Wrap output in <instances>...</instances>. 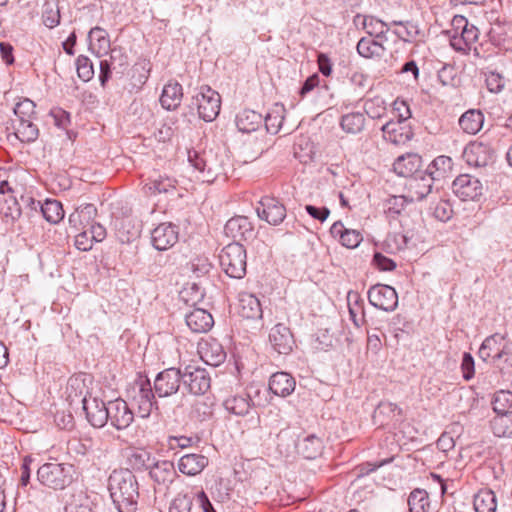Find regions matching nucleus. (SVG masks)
<instances>
[{
	"mask_svg": "<svg viewBox=\"0 0 512 512\" xmlns=\"http://www.w3.org/2000/svg\"><path fill=\"white\" fill-rule=\"evenodd\" d=\"M383 138L395 145L406 144L413 136L411 127L403 121H389L382 126Z\"/></svg>",
	"mask_w": 512,
	"mask_h": 512,
	"instance_id": "412c9836",
	"label": "nucleus"
},
{
	"mask_svg": "<svg viewBox=\"0 0 512 512\" xmlns=\"http://www.w3.org/2000/svg\"><path fill=\"white\" fill-rule=\"evenodd\" d=\"M246 260V249L239 242L226 245L219 255L221 268L229 277L235 279H242L246 275Z\"/></svg>",
	"mask_w": 512,
	"mask_h": 512,
	"instance_id": "423d86ee",
	"label": "nucleus"
},
{
	"mask_svg": "<svg viewBox=\"0 0 512 512\" xmlns=\"http://www.w3.org/2000/svg\"><path fill=\"white\" fill-rule=\"evenodd\" d=\"M363 108L365 114H367L372 119L381 118L386 113L385 101L380 96L365 100Z\"/></svg>",
	"mask_w": 512,
	"mask_h": 512,
	"instance_id": "4d7b16f0",
	"label": "nucleus"
},
{
	"mask_svg": "<svg viewBox=\"0 0 512 512\" xmlns=\"http://www.w3.org/2000/svg\"><path fill=\"white\" fill-rule=\"evenodd\" d=\"M510 343L506 340L504 335L499 333H495L491 336H488L479 348V357L483 361L492 362L495 357L500 355L503 349H506V346Z\"/></svg>",
	"mask_w": 512,
	"mask_h": 512,
	"instance_id": "a878e982",
	"label": "nucleus"
},
{
	"mask_svg": "<svg viewBox=\"0 0 512 512\" xmlns=\"http://www.w3.org/2000/svg\"><path fill=\"white\" fill-rule=\"evenodd\" d=\"M491 146L481 141L470 142L463 151V158L469 166L485 167L493 161Z\"/></svg>",
	"mask_w": 512,
	"mask_h": 512,
	"instance_id": "2eb2a0df",
	"label": "nucleus"
},
{
	"mask_svg": "<svg viewBox=\"0 0 512 512\" xmlns=\"http://www.w3.org/2000/svg\"><path fill=\"white\" fill-rule=\"evenodd\" d=\"M369 303L386 312H392L397 308L398 295L396 290L384 284H376L368 290Z\"/></svg>",
	"mask_w": 512,
	"mask_h": 512,
	"instance_id": "9b49d317",
	"label": "nucleus"
},
{
	"mask_svg": "<svg viewBox=\"0 0 512 512\" xmlns=\"http://www.w3.org/2000/svg\"><path fill=\"white\" fill-rule=\"evenodd\" d=\"M68 399L72 404L76 398L83 405L87 421L95 428H102L108 422V403L88 394L84 379L71 377L67 386Z\"/></svg>",
	"mask_w": 512,
	"mask_h": 512,
	"instance_id": "f03ea898",
	"label": "nucleus"
},
{
	"mask_svg": "<svg viewBox=\"0 0 512 512\" xmlns=\"http://www.w3.org/2000/svg\"><path fill=\"white\" fill-rule=\"evenodd\" d=\"M238 314L240 317L261 323L263 309L260 300L251 293L242 292L238 298Z\"/></svg>",
	"mask_w": 512,
	"mask_h": 512,
	"instance_id": "6ab92c4d",
	"label": "nucleus"
},
{
	"mask_svg": "<svg viewBox=\"0 0 512 512\" xmlns=\"http://www.w3.org/2000/svg\"><path fill=\"white\" fill-rule=\"evenodd\" d=\"M77 74L80 79L87 82L94 76L93 63L89 57L80 55L76 60Z\"/></svg>",
	"mask_w": 512,
	"mask_h": 512,
	"instance_id": "052dcab7",
	"label": "nucleus"
},
{
	"mask_svg": "<svg viewBox=\"0 0 512 512\" xmlns=\"http://www.w3.org/2000/svg\"><path fill=\"white\" fill-rule=\"evenodd\" d=\"M183 383V372L178 368H167L157 374L153 389L160 398L176 394Z\"/></svg>",
	"mask_w": 512,
	"mask_h": 512,
	"instance_id": "1a4fd4ad",
	"label": "nucleus"
},
{
	"mask_svg": "<svg viewBox=\"0 0 512 512\" xmlns=\"http://www.w3.org/2000/svg\"><path fill=\"white\" fill-rule=\"evenodd\" d=\"M458 123L463 132L475 135L483 127L484 114L480 110L469 109L461 115Z\"/></svg>",
	"mask_w": 512,
	"mask_h": 512,
	"instance_id": "c9c22d12",
	"label": "nucleus"
},
{
	"mask_svg": "<svg viewBox=\"0 0 512 512\" xmlns=\"http://www.w3.org/2000/svg\"><path fill=\"white\" fill-rule=\"evenodd\" d=\"M185 319L189 329L195 333L208 332L214 324L212 315L208 311L200 308L194 309L188 313Z\"/></svg>",
	"mask_w": 512,
	"mask_h": 512,
	"instance_id": "7c9ffc66",
	"label": "nucleus"
},
{
	"mask_svg": "<svg viewBox=\"0 0 512 512\" xmlns=\"http://www.w3.org/2000/svg\"><path fill=\"white\" fill-rule=\"evenodd\" d=\"M452 191L462 201H476L483 194V185L478 178L461 174L453 181Z\"/></svg>",
	"mask_w": 512,
	"mask_h": 512,
	"instance_id": "9d476101",
	"label": "nucleus"
},
{
	"mask_svg": "<svg viewBox=\"0 0 512 512\" xmlns=\"http://www.w3.org/2000/svg\"><path fill=\"white\" fill-rule=\"evenodd\" d=\"M208 463V458L202 454H185L178 461V469L185 475L195 476L201 473Z\"/></svg>",
	"mask_w": 512,
	"mask_h": 512,
	"instance_id": "2f4dec72",
	"label": "nucleus"
},
{
	"mask_svg": "<svg viewBox=\"0 0 512 512\" xmlns=\"http://www.w3.org/2000/svg\"><path fill=\"white\" fill-rule=\"evenodd\" d=\"M97 209L93 204H83L69 215V223L76 230L86 229L94 223Z\"/></svg>",
	"mask_w": 512,
	"mask_h": 512,
	"instance_id": "473e14b6",
	"label": "nucleus"
},
{
	"mask_svg": "<svg viewBox=\"0 0 512 512\" xmlns=\"http://www.w3.org/2000/svg\"><path fill=\"white\" fill-rule=\"evenodd\" d=\"M363 27L370 36L376 39H385V33L389 30L388 25L372 16L364 17Z\"/></svg>",
	"mask_w": 512,
	"mask_h": 512,
	"instance_id": "5fc2aeb1",
	"label": "nucleus"
},
{
	"mask_svg": "<svg viewBox=\"0 0 512 512\" xmlns=\"http://www.w3.org/2000/svg\"><path fill=\"white\" fill-rule=\"evenodd\" d=\"M75 468L69 463L49 462L37 470V479L45 487L64 490L74 481Z\"/></svg>",
	"mask_w": 512,
	"mask_h": 512,
	"instance_id": "20e7f679",
	"label": "nucleus"
},
{
	"mask_svg": "<svg viewBox=\"0 0 512 512\" xmlns=\"http://www.w3.org/2000/svg\"><path fill=\"white\" fill-rule=\"evenodd\" d=\"M262 123V115L254 110L245 109L236 117V126L239 131L244 133L258 130Z\"/></svg>",
	"mask_w": 512,
	"mask_h": 512,
	"instance_id": "4c0bfd02",
	"label": "nucleus"
},
{
	"mask_svg": "<svg viewBox=\"0 0 512 512\" xmlns=\"http://www.w3.org/2000/svg\"><path fill=\"white\" fill-rule=\"evenodd\" d=\"M134 420V412L121 398L108 402V421L117 430H124Z\"/></svg>",
	"mask_w": 512,
	"mask_h": 512,
	"instance_id": "dca6fc26",
	"label": "nucleus"
},
{
	"mask_svg": "<svg viewBox=\"0 0 512 512\" xmlns=\"http://www.w3.org/2000/svg\"><path fill=\"white\" fill-rule=\"evenodd\" d=\"M50 115L53 117L55 125L61 129H66L71 123L70 114L62 108H53Z\"/></svg>",
	"mask_w": 512,
	"mask_h": 512,
	"instance_id": "338daca9",
	"label": "nucleus"
},
{
	"mask_svg": "<svg viewBox=\"0 0 512 512\" xmlns=\"http://www.w3.org/2000/svg\"><path fill=\"white\" fill-rule=\"evenodd\" d=\"M15 136L23 143L34 142L39 136V129L31 120L14 121Z\"/></svg>",
	"mask_w": 512,
	"mask_h": 512,
	"instance_id": "37998d69",
	"label": "nucleus"
},
{
	"mask_svg": "<svg viewBox=\"0 0 512 512\" xmlns=\"http://www.w3.org/2000/svg\"><path fill=\"white\" fill-rule=\"evenodd\" d=\"M421 163L422 158L418 154H407L396 159L393 169L398 175L410 179L416 174L423 172L419 170Z\"/></svg>",
	"mask_w": 512,
	"mask_h": 512,
	"instance_id": "c85d7f7f",
	"label": "nucleus"
},
{
	"mask_svg": "<svg viewBox=\"0 0 512 512\" xmlns=\"http://www.w3.org/2000/svg\"><path fill=\"white\" fill-rule=\"evenodd\" d=\"M284 107L283 105L276 104L273 109L267 113L264 118V124L267 132L277 134L284 121Z\"/></svg>",
	"mask_w": 512,
	"mask_h": 512,
	"instance_id": "603ef678",
	"label": "nucleus"
},
{
	"mask_svg": "<svg viewBox=\"0 0 512 512\" xmlns=\"http://www.w3.org/2000/svg\"><path fill=\"white\" fill-rule=\"evenodd\" d=\"M188 161L200 174L202 182L212 183L220 177L226 178L227 157L213 149L188 150Z\"/></svg>",
	"mask_w": 512,
	"mask_h": 512,
	"instance_id": "7ed1b4c3",
	"label": "nucleus"
},
{
	"mask_svg": "<svg viewBox=\"0 0 512 512\" xmlns=\"http://www.w3.org/2000/svg\"><path fill=\"white\" fill-rule=\"evenodd\" d=\"M149 475L155 483L167 486L174 481L177 473L172 461L161 460L151 465Z\"/></svg>",
	"mask_w": 512,
	"mask_h": 512,
	"instance_id": "cd10ccee",
	"label": "nucleus"
},
{
	"mask_svg": "<svg viewBox=\"0 0 512 512\" xmlns=\"http://www.w3.org/2000/svg\"><path fill=\"white\" fill-rule=\"evenodd\" d=\"M189 106L191 109H197L201 119L211 122L220 112L221 97L217 91L209 86H201L192 96Z\"/></svg>",
	"mask_w": 512,
	"mask_h": 512,
	"instance_id": "0eeeda50",
	"label": "nucleus"
},
{
	"mask_svg": "<svg viewBox=\"0 0 512 512\" xmlns=\"http://www.w3.org/2000/svg\"><path fill=\"white\" fill-rule=\"evenodd\" d=\"M502 375L510 373L512 369V345L506 346L497 357L491 362Z\"/></svg>",
	"mask_w": 512,
	"mask_h": 512,
	"instance_id": "bf43d9fd",
	"label": "nucleus"
},
{
	"mask_svg": "<svg viewBox=\"0 0 512 512\" xmlns=\"http://www.w3.org/2000/svg\"><path fill=\"white\" fill-rule=\"evenodd\" d=\"M366 124L364 113L361 112H349L343 114L340 118L339 125L341 129L347 134H359L361 133Z\"/></svg>",
	"mask_w": 512,
	"mask_h": 512,
	"instance_id": "ea45409f",
	"label": "nucleus"
},
{
	"mask_svg": "<svg viewBox=\"0 0 512 512\" xmlns=\"http://www.w3.org/2000/svg\"><path fill=\"white\" fill-rule=\"evenodd\" d=\"M486 85L490 92L498 93L504 87V78L497 72H489L486 74Z\"/></svg>",
	"mask_w": 512,
	"mask_h": 512,
	"instance_id": "774afa93",
	"label": "nucleus"
},
{
	"mask_svg": "<svg viewBox=\"0 0 512 512\" xmlns=\"http://www.w3.org/2000/svg\"><path fill=\"white\" fill-rule=\"evenodd\" d=\"M347 304L350 320L354 326L360 328L365 323L364 302L358 292L350 291L347 294Z\"/></svg>",
	"mask_w": 512,
	"mask_h": 512,
	"instance_id": "58836bf2",
	"label": "nucleus"
},
{
	"mask_svg": "<svg viewBox=\"0 0 512 512\" xmlns=\"http://www.w3.org/2000/svg\"><path fill=\"white\" fill-rule=\"evenodd\" d=\"M493 410L496 414L512 413V392L500 390L495 393L492 401Z\"/></svg>",
	"mask_w": 512,
	"mask_h": 512,
	"instance_id": "6e6d98bb",
	"label": "nucleus"
},
{
	"mask_svg": "<svg viewBox=\"0 0 512 512\" xmlns=\"http://www.w3.org/2000/svg\"><path fill=\"white\" fill-rule=\"evenodd\" d=\"M491 430L497 437H512V413H501L491 420Z\"/></svg>",
	"mask_w": 512,
	"mask_h": 512,
	"instance_id": "a18cd8bd",
	"label": "nucleus"
},
{
	"mask_svg": "<svg viewBox=\"0 0 512 512\" xmlns=\"http://www.w3.org/2000/svg\"><path fill=\"white\" fill-rule=\"evenodd\" d=\"M392 25L398 26L394 34L405 42H413L419 36V28L412 21H392Z\"/></svg>",
	"mask_w": 512,
	"mask_h": 512,
	"instance_id": "3c124183",
	"label": "nucleus"
},
{
	"mask_svg": "<svg viewBox=\"0 0 512 512\" xmlns=\"http://www.w3.org/2000/svg\"><path fill=\"white\" fill-rule=\"evenodd\" d=\"M460 368L462 372V377L465 381H469L474 377L475 362L473 356L470 353L464 352Z\"/></svg>",
	"mask_w": 512,
	"mask_h": 512,
	"instance_id": "69168bd1",
	"label": "nucleus"
},
{
	"mask_svg": "<svg viewBox=\"0 0 512 512\" xmlns=\"http://www.w3.org/2000/svg\"><path fill=\"white\" fill-rule=\"evenodd\" d=\"M296 387L295 378L287 372H276L269 379V390L276 396L287 397Z\"/></svg>",
	"mask_w": 512,
	"mask_h": 512,
	"instance_id": "bb28decb",
	"label": "nucleus"
},
{
	"mask_svg": "<svg viewBox=\"0 0 512 512\" xmlns=\"http://www.w3.org/2000/svg\"><path fill=\"white\" fill-rule=\"evenodd\" d=\"M183 384L190 393L204 395L211 387V377L204 368L187 366L183 372Z\"/></svg>",
	"mask_w": 512,
	"mask_h": 512,
	"instance_id": "ddd939ff",
	"label": "nucleus"
},
{
	"mask_svg": "<svg viewBox=\"0 0 512 512\" xmlns=\"http://www.w3.org/2000/svg\"><path fill=\"white\" fill-rule=\"evenodd\" d=\"M43 217L50 223H59L64 217V210L58 200L47 199L40 205Z\"/></svg>",
	"mask_w": 512,
	"mask_h": 512,
	"instance_id": "09e8293b",
	"label": "nucleus"
},
{
	"mask_svg": "<svg viewBox=\"0 0 512 512\" xmlns=\"http://www.w3.org/2000/svg\"><path fill=\"white\" fill-rule=\"evenodd\" d=\"M169 512H216L207 494L199 487L178 492L172 499Z\"/></svg>",
	"mask_w": 512,
	"mask_h": 512,
	"instance_id": "39448f33",
	"label": "nucleus"
},
{
	"mask_svg": "<svg viewBox=\"0 0 512 512\" xmlns=\"http://www.w3.org/2000/svg\"><path fill=\"white\" fill-rule=\"evenodd\" d=\"M89 49L97 57L108 54L111 50V43L107 31L99 26L93 27L88 34Z\"/></svg>",
	"mask_w": 512,
	"mask_h": 512,
	"instance_id": "c756f323",
	"label": "nucleus"
},
{
	"mask_svg": "<svg viewBox=\"0 0 512 512\" xmlns=\"http://www.w3.org/2000/svg\"><path fill=\"white\" fill-rule=\"evenodd\" d=\"M201 359L208 365L217 367L226 359V352L216 339L203 341L199 345Z\"/></svg>",
	"mask_w": 512,
	"mask_h": 512,
	"instance_id": "b1692460",
	"label": "nucleus"
},
{
	"mask_svg": "<svg viewBox=\"0 0 512 512\" xmlns=\"http://www.w3.org/2000/svg\"><path fill=\"white\" fill-rule=\"evenodd\" d=\"M183 98V88L178 82H169L163 88L160 103L166 110H175Z\"/></svg>",
	"mask_w": 512,
	"mask_h": 512,
	"instance_id": "f704fd0d",
	"label": "nucleus"
},
{
	"mask_svg": "<svg viewBox=\"0 0 512 512\" xmlns=\"http://www.w3.org/2000/svg\"><path fill=\"white\" fill-rule=\"evenodd\" d=\"M451 47L463 54H468L478 40L479 30L463 16H455L452 20Z\"/></svg>",
	"mask_w": 512,
	"mask_h": 512,
	"instance_id": "6e6552de",
	"label": "nucleus"
},
{
	"mask_svg": "<svg viewBox=\"0 0 512 512\" xmlns=\"http://www.w3.org/2000/svg\"><path fill=\"white\" fill-rule=\"evenodd\" d=\"M452 215L453 209L450 202L447 200H440L433 209V216L442 222L451 219Z\"/></svg>",
	"mask_w": 512,
	"mask_h": 512,
	"instance_id": "e2e57ef3",
	"label": "nucleus"
},
{
	"mask_svg": "<svg viewBox=\"0 0 512 512\" xmlns=\"http://www.w3.org/2000/svg\"><path fill=\"white\" fill-rule=\"evenodd\" d=\"M108 490L118 512H136L139 502V484L128 469L114 470L108 479Z\"/></svg>",
	"mask_w": 512,
	"mask_h": 512,
	"instance_id": "f257e3e1",
	"label": "nucleus"
},
{
	"mask_svg": "<svg viewBox=\"0 0 512 512\" xmlns=\"http://www.w3.org/2000/svg\"><path fill=\"white\" fill-rule=\"evenodd\" d=\"M297 453L305 459H316L324 449L323 440L315 434L299 437L295 444Z\"/></svg>",
	"mask_w": 512,
	"mask_h": 512,
	"instance_id": "4be33fe9",
	"label": "nucleus"
},
{
	"mask_svg": "<svg viewBox=\"0 0 512 512\" xmlns=\"http://www.w3.org/2000/svg\"><path fill=\"white\" fill-rule=\"evenodd\" d=\"M152 64L145 58L138 59L131 69V86L136 92L140 91L147 82Z\"/></svg>",
	"mask_w": 512,
	"mask_h": 512,
	"instance_id": "e433bc0d",
	"label": "nucleus"
},
{
	"mask_svg": "<svg viewBox=\"0 0 512 512\" xmlns=\"http://www.w3.org/2000/svg\"><path fill=\"white\" fill-rule=\"evenodd\" d=\"M155 395L156 393L151 386L150 380H141L139 391L134 396L139 417L147 418L150 416L153 408L157 405Z\"/></svg>",
	"mask_w": 512,
	"mask_h": 512,
	"instance_id": "aec40b11",
	"label": "nucleus"
},
{
	"mask_svg": "<svg viewBox=\"0 0 512 512\" xmlns=\"http://www.w3.org/2000/svg\"><path fill=\"white\" fill-rule=\"evenodd\" d=\"M35 107V103L28 98H24L17 102L14 107V114L17 118L15 121L33 119L36 114Z\"/></svg>",
	"mask_w": 512,
	"mask_h": 512,
	"instance_id": "13d9d810",
	"label": "nucleus"
},
{
	"mask_svg": "<svg viewBox=\"0 0 512 512\" xmlns=\"http://www.w3.org/2000/svg\"><path fill=\"white\" fill-rule=\"evenodd\" d=\"M410 512H427L430 508V499L426 490L416 488L410 492L408 497Z\"/></svg>",
	"mask_w": 512,
	"mask_h": 512,
	"instance_id": "49530a36",
	"label": "nucleus"
},
{
	"mask_svg": "<svg viewBox=\"0 0 512 512\" xmlns=\"http://www.w3.org/2000/svg\"><path fill=\"white\" fill-rule=\"evenodd\" d=\"M269 341L279 354L288 355L292 352L295 340L290 329L282 323L276 324L269 333Z\"/></svg>",
	"mask_w": 512,
	"mask_h": 512,
	"instance_id": "f3484780",
	"label": "nucleus"
},
{
	"mask_svg": "<svg viewBox=\"0 0 512 512\" xmlns=\"http://www.w3.org/2000/svg\"><path fill=\"white\" fill-rule=\"evenodd\" d=\"M223 406L227 412L236 416L249 415L254 402L248 392H241L229 395L224 401Z\"/></svg>",
	"mask_w": 512,
	"mask_h": 512,
	"instance_id": "5701e85b",
	"label": "nucleus"
},
{
	"mask_svg": "<svg viewBox=\"0 0 512 512\" xmlns=\"http://www.w3.org/2000/svg\"><path fill=\"white\" fill-rule=\"evenodd\" d=\"M473 506L476 512H496L497 499L495 493L490 489H481L473 499Z\"/></svg>",
	"mask_w": 512,
	"mask_h": 512,
	"instance_id": "79ce46f5",
	"label": "nucleus"
},
{
	"mask_svg": "<svg viewBox=\"0 0 512 512\" xmlns=\"http://www.w3.org/2000/svg\"><path fill=\"white\" fill-rule=\"evenodd\" d=\"M330 233L334 238H338L343 246L350 249L356 248L363 239L359 231L345 228L341 221L333 223Z\"/></svg>",
	"mask_w": 512,
	"mask_h": 512,
	"instance_id": "72a5a7b5",
	"label": "nucleus"
},
{
	"mask_svg": "<svg viewBox=\"0 0 512 512\" xmlns=\"http://www.w3.org/2000/svg\"><path fill=\"white\" fill-rule=\"evenodd\" d=\"M151 240L157 250H167L177 243L178 228L171 223H161L151 232Z\"/></svg>",
	"mask_w": 512,
	"mask_h": 512,
	"instance_id": "a211bd4d",
	"label": "nucleus"
},
{
	"mask_svg": "<svg viewBox=\"0 0 512 512\" xmlns=\"http://www.w3.org/2000/svg\"><path fill=\"white\" fill-rule=\"evenodd\" d=\"M224 232L233 239L247 240L253 235V225L248 217L236 216L226 222Z\"/></svg>",
	"mask_w": 512,
	"mask_h": 512,
	"instance_id": "393cba45",
	"label": "nucleus"
},
{
	"mask_svg": "<svg viewBox=\"0 0 512 512\" xmlns=\"http://www.w3.org/2000/svg\"><path fill=\"white\" fill-rule=\"evenodd\" d=\"M256 211L260 219L274 226L281 224L286 218L285 206L278 199L270 196L261 198Z\"/></svg>",
	"mask_w": 512,
	"mask_h": 512,
	"instance_id": "4468645a",
	"label": "nucleus"
},
{
	"mask_svg": "<svg viewBox=\"0 0 512 512\" xmlns=\"http://www.w3.org/2000/svg\"><path fill=\"white\" fill-rule=\"evenodd\" d=\"M452 169V159L449 156L440 155L436 157L426 168L425 172L435 179L444 176Z\"/></svg>",
	"mask_w": 512,
	"mask_h": 512,
	"instance_id": "864d4df0",
	"label": "nucleus"
},
{
	"mask_svg": "<svg viewBox=\"0 0 512 512\" xmlns=\"http://www.w3.org/2000/svg\"><path fill=\"white\" fill-rule=\"evenodd\" d=\"M435 176L428 175L425 171L407 179L405 193L409 202H417L425 199L432 193Z\"/></svg>",
	"mask_w": 512,
	"mask_h": 512,
	"instance_id": "f8f14e48",
	"label": "nucleus"
},
{
	"mask_svg": "<svg viewBox=\"0 0 512 512\" xmlns=\"http://www.w3.org/2000/svg\"><path fill=\"white\" fill-rule=\"evenodd\" d=\"M129 461L134 469H150V453L145 450L133 452L129 458Z\"/></svg>",
	"mask_w": 512,
	"mask_h": 512,
	"instance_id": "0e129e2a",
	"label": "nucleus"
},
{
	"mask_svg": "<svg viewBox=\"0 0 512 512\" xmlns=\"http://www.w3.org/2000/svg\"><path fill=\"white\" fill-rule=\"evenodd\" d=\"M115 234L121 243H130L139 237L140 230L129 217L118 219L115 223Z\"/></svg>",
	"mask_w": 512,
	"mask_h": 512,
	"instance_id": "a19ab883",
	"label": "nucleus"
},
{
	"mask_svg": "<svg viewBox=\"0 0 512 512\" xmlns=\"http://www.w3.org/2000/svg\"><path fill=\"white\" fill-rule=\"evenodd\" d=\"M176 185V179L169 176L159 175L157 178L150 180V182L147 183L145 187L151 194L155 195L160 193L174 192L176 190Z\"/></svg>",
	"mask_w": 512,
	"mask_h": 512,
	"instance_id": "8fccbe9b",
	"label": "nucleus"
},
{
	"mask_svg": "<svg viewBox=\"0 0 512 512\" xmlns=\"http://www.w3.org/2000/svg\"><path fill=\"white\" fill-rule=\"evenodd\" d=\"M1 211L6 217H10L13 220L21 216L20 205L13 195H8L7 198L4 199Z\"/></svg>",
	"mask_w": 512,
	"mask_h": 512,
	"instance_id": "680f3d73",
	"label": "nucleus"
},
{
	"mask_svg": "<svg viewBox=\"0 0 512 512\" xmlns=\"http://www.w3.org/2000/svg\"><path fill=\"white\" fill-rule=\"evenodd\" d=\"M60 10L57 0H46L42 6V20L46 27L52 29L60 23Z\"/></svg>",
	"mask_w": 512,
	"mask_h": 512,
	"instance_id": "de8ad7c7",
	"label": "nucleus"
},
{
	"mask_svg": "<svg viewBox=\"0 0 512 512\" xmlns=\"http://www.w3.org/2000/svg\"><path fill=\"white\" fill-rule=\"evenodd\" d=\"M385 48L379 39H370L363 37L357 44V52L365 58L380 57Z\"/></svg>",
	"mask_w": 512,
	"mask_h": 512,
	"instance_id": "c03bdc74",
	"label": "nucleus"
}]
</instances>
